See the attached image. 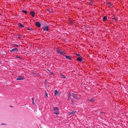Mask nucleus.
Segmentation results:
<instances>
[{"label": "nucleus", "mask_w": 128, "mask_h": 128, "mask_svg": "<svg viewBox=\"0 0 128 128\" xmlns=\"http://www.w3.org/2000/svg\"><path fill=\"white\" fill-rule=\"evenodd\" d=\"M53 110L54 111V113L55 114H56L58 115L59 114V108L56 107H54L53 108Z\"/></svg>", "instance_id": "f257e3e1"}, {"label": "nucleus", "mask_w": 128, "mask_h": 128, "mask_svg": "<svg viewBox=\"0 0 128 128\" xmlns=\"http://www.w3.org/2000/svg\"><path fill=\"white\" fill-rule=\"evenodd\" d=\"M61 93V92L60 91H58L56 90H55L54 93V94L55 96H59L60 94Z\"/></svg>", "instance_id": "f03ea898"}, {"label": "nucleus", "mask_w": 128, "mask_h": 128, "mask_svg": "<svg viewBox=\"0 0 128 128\" xmlns=\"http://www.w3.org/2000/svg\"><path fill=\"white\" fill-rule=\"evenodd\" d=\"M42 29L44 31H48L49 30V28L48 26H44L42 27Z\"/></svg>", "instance_id": "7ed1b4c3"}, {"label": "nucleus", "mask_w": 128, "mask_h": 128, "mask_svg": "<svg viewBox=\"0 0 128 128\" xmlns=\"http://www.w3.org/2000/svg\"><path fill=\"white\" fill-rule=\"evenodd\" d=\"M24 78L23 76H19L16 79L17 80H24Z\"/></svg>", "instance_id": "20e7f679"}, {"label": "nucleus", "mask_w": 128, "mask_h": 128, "mask_svg": "<svg viewBox=\"0 0 128 128\" xmlns=\"http://www.w3.org/2000/svg\"><path fill=\"white\" fill-rule=\"evenodd\" d=\"M72 94H73L72 96L73 97V98L75 99L78 98V95L77 94H74L72 93Z\"/></svg>", "instance_id": "39448f33"}, {"label": "nucleus", "mask_w": 128, "mask_h": 128, "mask_svg": "<svg viewBox=\"0 0 128 128\" xmlns=\"http://www.w3.org/2000/svg\"><path fill=\"white\" fill-rule=\"evenodd\" d=\"M58 53L61 55H63V52L61 51V50H57Z\"/></svg>", "instance_id": "423d86ee"}, {"label": "nucleus", "mask_w": 128, "mask_h": 128, "mask_svg": "<svg viewBox=\"0 0 128 128\" xmlns=\"http://www.w3.org/2000/svg\"><path fill=\"white\" fill-rule=\"evenodd\" d=\"M36 25L38 28H40L41 26V24L38 22H36Z\"/></svg>", "instance_id": "0eeeda50"}, {"label": "nucleus", "mask_w": 128, "mask_h": 128, "mask_svg": "<svg viewBox=\"0 0 128 128\" xmlns=\"http://www.w3.org/2000/svg\"><path fill=\"white\" fill-rule=\"evenodd\" d=\"M30 14L33 17H34L35 12L34 11H32L30 12Z\"/></svg>", "instance_id": "6e6552de"}, {"label": "nucleus", "mask_w": 128, "mask_h": 128, "mask_svg": "<svg viewBox=\"0 0 128 128\" xmlns=\"http://www.w3.org/2000/svg\"><path fill=\"white\" fill-rule=\"evenodd\" d=\"M18 26L20 28H24V26H23L21 23H19L18 24Z\"/></svg>", "instance_id": "1a4fd4ad"}, {"label": "nucleus", "mask_w": 128, "mask_h": 128, "mask_svg": "<svg viewBox=\"0 0 128 128\" xmlns=\"http://www.w3.org/2000/svg\"><path fill=\"white\" fill-rule=\"evenodd\" d=\"M18 51V49L17 48H14V52L17 53Z\"/></svg>", "instance_id": "9d476101"}, {"label": "nucleus", "mask_w": 128, "mask_h": 128, "mask_svg": "<svg viewBox=\"0 0 128 128\" xmlns=\"http://www.w3.org/2000/svg\"><path fill=\"white\" fill-rule=\"evenodd\" d=\"M94 98H92L90 99H88V100H89L90 102H92L94 101Z\"/></svg>", "instance_id": "9b49d317"}, {"label": "nucleus", "mask_w": 128, "mask_h": 128, "mask_svg": "<svg viewBox=\"0 0 128 128\" xmlns=\"http://www.w3.org/2000/svg\"><path fill=\"white\" fill-rule=\"evenodd\" d=\"M64 56L66 57V58L68 59V60H71V57L70 56L65 55Z\"/></svg>", "instance_id": "f8f14e48"}, {"label": "nucleus", "mask_w": 128, "mask_h": 128, "mask_svg": "<svg viewBox=\"0 0 128 128\" xmlns=\"http://www.w3.org/2000/svg\"><path fill=\"white\" fill-rule=\"evenodd\" d=\"M107 19V17L106 16H105L103 18V21H105Z\"/></svg>", "instance_id": "ddd939ff"}, {"label": "nucleus", "mask_w": 128, "mask_h": 128, "mask_svg": "<svg viewBox=\"0 0 128 128\" xmlns=\"http://www.w3.org/2000/svg\"><path fill=\"white\" fill-rule=\"evenodd\" d=\"M22 38V36L20 34H18V38L19 39H20V38Z\"/></svg>", "instance_id": "4468645a"}, {"label": "nucleus", "mask_w": 128, "mask_h": 128, "mask_svg": "<svg viewBox=\"0 0 128 128\" xmlns=\"http://www.w3.org/2000/svg\"><path fill=\"white\" fill-rule=\"evenodd\" d=\"M71 94L70 93H69L68 94V97H70V96H72L73 95H71Z\"/></svg>", "instance_id": "2eb2a0df"}, {"label": "nucleus", "mask_w": 128, "mask_h": 128, "mask_svg": "<svg viewBox=\"0 0 128 128\" xmlns=\"http://www.w3.org/2000/svg\"><path fill=\"white\" fill-rule=\"evenodd\" d=\"M45 94H44L45 96H46V97H48V93L46 92V91H45Z\"/></svg>", "instance_id": "dca6fc26"}, {"label": "nucleus", "mask_w": 128, "mask_h": 128, "mask_svg": "<svg viewBox=\"0 0 128 128\" xmlns=\"http://www.w3.org/2000/svg\"><path fill=\"white\" fill-rule=\"evenodd\" d=\"M61 76L62 78L64 79H65L66 78V77L63 75H62Z\"/></svg>", "instance_id": "f3484780"}, {"label": "nucleus", "mask_w": 128, "mask_h": 128, "mask_svg": "<svg viewBox=\"0 0 128 128\" xmlns=\"http://www.w3.org/2000/svg\"><path fill=\"white\" fill-rule=\"evenodd\" d=\"M22 12H24V13L26 14L27 13V12L26 10H23L22 11Z\"/></svg>", "instance_id": "a211bd4d"}, {"label": "nucleus", "mask_w": 128, "mask_h": 128, "mask_svg": "<svg viewBox=\"0 0 128 128\" xmlns=\"http://www.w3.org/2000/svg\"><path fill=\"white\" fill-rule=\"evenodd\" d=\"M28 30H31V31L33 30L32 28H28Z\"/></svg>", "instance_id": "6ab92c4d"}, {"label": "nucleus", "mask_w": 128, "mask_h": 128, "mask_svg": "<svg viewBox=\"0 0 128 128\" xmlns=\"http://www.w3.org/2000/svg\"><path fill=\"white\" fill-rule=\"evenodd\" d=\"M76 112V111L74 110H73L72 112H71V113H72V114H74Z\"/></svg>", "instance_id": "aec40b11"}, {"label": "nucleus", "mask_w": 128, "mask_h": 128, "mask_svg": "<svg viewBox=\"0 0 128 128\" xmlns=\"http://www.w3.org/2000/svg\"><path fill=\"white\" fill-rule=\"evenodd\" d=\"M14 46L15 47H17L18 48V46H19L18 45H17V44H15L14 45Z\"/></svg>", "instance_id": "412c9836"}, {"label": "nucleus", "mask_w": 128, "mask_h": 128, "mask_svg": "<svg viewBox=\"0 0 128 128\" xmlns=\"http://www.w3.org/2000/svg\"><path fill=\"white\" fill-rule=\"evenodd\" d=\"M77 60L79 61H80V57H79L78 58V59H77Z\"/></svg>", "instance_id": "4be33fe9"}, {"label": "nucleus", "mask_w": 128, "mask_h": 128, "mask_svg": "<svg viewBox=\"0 0 128 128\" xmlns=\"http://www.w3.org/2000/svg\"><path fill=\"white\" fill-rule=\"evenodd\" d=\"M10 52H14V48H13L12 50H10Z\"/></svg>", "instance_id": "5701e85b"}, {"label": "nucleus", "mask_w": 128, "mask_h": 128, "mask_svg": "<svg viewBox=\"0 0 128 128\" xmlns=\"http://www.w3.org/2000/svg\"><path fill=\"white\" fill-rule=\"evenodd\" d=\"M32 101L33 102V101H34V98H32Z\"/></svg>", "instance_id": "b1692460"}, {"label": "nucleus", "mask_w": 128, "mask_h": 128, "mask_svg": "<svg viewBox=\"0 0 128 128\" xmlns=\"http://www.w3.org/2000/svg\"><path fill=\"white\" fill-rule=\"evenodd\" d=\"M100 113L101 114H105V112H100Z\"/></svg>", "instance_id": "393cba45"}, {"label": "nucleus", "mask_w": 128, "mask_h": 128, "mask_svg": "<svg viewBox=\"0 0 128 128\" xmlns=\"http://www.w3.org/2000/svg\"><path fill=\"white\" fill-rule=\"evenodd\" d=\"M68 100H70V99L71 98V97H68Z\"/></svg>", "instance_id": "a878e982"}, {"label": "nucleus", "mask_w": 128, "mask_h": 128, "mask_svg": "<svg viewBox=\"0 0 128 128\" xmlns=\"http://www.w3.org/2000/svg\"><path fill=\"white\" fill-rule=\"evenodd\" d=\"M76 56H80V55L77 54V53H76Z\"/></svg>", "instance_id": "bb28decb"}, {"label": "nucleus", "mask_w": 128, "mask_h": 128, "mask_svg": "<svg viewBox=\"0 0 128 128\" xmlns=\"http://www.w3.org/2000/svg\"><path fill=\"white\" fill-rule=\"evenodd\" d=\"M71 113V112H69V114H72V113Z\"/></svg>", "instance_id": "cd10ccee"}, {"label": "nucleus", "mask_w": 128, "mask_h": 128, "mask_svg": "<svg viewBox=\"0 0 128 128\" xmlns=\"http://www.w3.org/2000/svg\"><path fill=\"white\" fill-rule=\"evenodd\" d=\"M1 125H6V124H1Z\"/></svg>", "instance_id": "c85d7f7f"}, {"label": "nucleus", "mask_w": 128, "mask_h": 128, "mask_svg": "<svg viewBox=\"0 0 128 128\" xmlns=\"http://www.w3.org/2000/svg\"><path fill=\"white\" fill-rule=\"evenodd\" d=\"M32 104H34V101H33V102L32 101Z\"/></svg>", "instance_id": "c756f323"}, {"label": "nucleus", "mask_w": 128, "mask_h": 128, "mask_svg": "<svg viewBox=\"0 0 128 128\" xmlns=\"http://www.w3.org/2000/svg\"><path fill=\"white\" fill-rule=\"evenodd\" d=\"M92 2H90V4H92Z\"/></svg>", "instance_id": "7c9ffc66"}, {"label": "nucleus", "mask_w": 128, "mask_h": 128, "mask_svg": "<svg viewBox=\"0 0 128 128\" xmlns=\"http://www.w3.org/2000/svg\"><path fill=\"white\" fill-rule=\"evenodd\" d=\"M82 58L80 57V62H81L82 61Z\"/></svg>", "instance_id": "2f4dec72"}, {"label": "nucleus", "mask_w": 128, "mask_h": 128, "mask_svg": "<svg viewBox=\"0 0 128 128\" xmlns=\"http://www.w3.org/2000/svg\"><path fill=\"white\" fill-rule=\"evenodd\" d=\"M18 58H20V57H18Z\"/></svg>", "instance_id": "473e14b6"}, {"label": "nucleus", "mask_w": 128, "mask_h": 128, "mask_svg": "<svg viewBox=\"0 0 128 128\" xmlns=\"http://www.w3.org/2000/svg\"><path fill=\"white\" fill-rule=\"evenodd\" d=\"M49 10V9H48V10Z\"/></svg>", "instance_id": "72a5a7b5"}, {"label": "nucleus", "mask_w": 128, "mask_h": 128, "mask_svg": "<svg viewBox=\"0 0 128 128\" xmlns=\"http://www.w3.org/2000/svg\"><path fill=\"white\" fill-rule=\"evenodd\" d=\"M1 15V14L0 13V16Z\"/></svg>", "instance_id": "f704fd0d"}, {"label": "nucleus", "mask_w": 128, "mask_h": 128, "mask_svg": "<svg viewBox=\"0 0 128 128\" xmlns=\"http://www.w3.org/2000/svg\"><path fill=\"white\" fill-rule=\"evenodd\" d=\"M63 55V56H64V55Z\"/></svg>", "instance_id": "c9c22d12"}, {"label": "nucleus", "mask_w": 128, "mask_h": 128, "mask_svg": "<svg viewBox=\"0 0 128 128\" xmlns=\"http://www.w3.org/2000/svg\"><path fill=\"white\" fill-rule=\"evenodd\" d=\"M63 55V56H64V55Z\"/></svg>", "instance_id": "e433bc0d"}]
</instances>
